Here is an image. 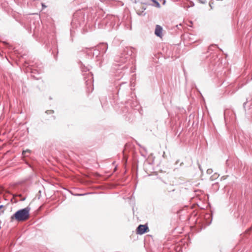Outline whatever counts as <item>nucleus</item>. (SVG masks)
Masks as SVG:
<instances>
[{
	"label": "nucleus",
	"mask_w": 252,
	"mask_h": 252,
	"mask_svg": "<svg viewBox=\"0 0 252 252\" xmlns=\"http://www.w3.org/2000/svg\"><path fill=\"white\" fill-rule=\"evenodd\" d=\"M30 208L28 207L19 210L11 216L10 220H16L19 222L25 221L30 217Z\"/></svg>",
	"instance_id": "1"
},
{
	"label": "nucleus",
	"mask_w": 252,
	"mask_h": 252,
	"mask_svg": "<svg viewBox=\"0 0 252 252\" xmlns=\"http://www.w3.org/2000/svg\"><path fill=\"white\" fill-rule=\"evenodd\" d=\"M84 80L85 81L87 88L89 89V87H91L93 82V74L89 72L86 74V76H84Z\"/></svg>",
	"instance_id": "2"
},
{
	"label": "nucleus",
	"mask_w": 252,
	"mask_h": 252,
	"mask_svg": "<svg viewBox=\"0 0 252 252\" xmlns=\"http://www.w3.org/2000/svg\"><path fill=\"white\" fill-rule=\"evenodd\" d=\"M148 229V227L146 225L140 224L137 228V233L140 235L143 234L147 232Z\"/></svg>",
	"instance_id": "3"
},
{
	"label": "nucleus",
	"mask_w": 252,
	"mask_h": 252,
	"mask_svg": "<svg viewBox=\"0 0 252 252\" xmlns=\"http://www.w3.org/2000/svg\"><path fill=\"white\" fill-rule=\"evenodd\" d=\"M163 29L161 26L157 25L156 26L155 34L158 37H161L162 36Z\"/></svg>",
	"instance_id": "4"
},
{
	"label": "nucleus",
	"mask_w": 252,
	"mask_h": 252,
	"mask_svg": "<svg viewBox=\"0 0 252 252\" xmlns=\"http://www.w3.org/2000/svg\"><path fill=\"white\" fill-rule=\"evenodd\" d=\"M97 49L100 50V52L105 53L108 49V45L106 43H102L97 46Z\"/></svg>",
	"instance_id": "5"
},
{
	"label": "nucleus",
	"mask_w": 252,
	"mask_h": 252,
	"mask_svg": "<svg viewBox=\"0 0 252 252\" xmlns=\"http://www.w3.org/2000/svg\"><path fill=\"white\" fill-rule=\"evenodd\" d=\"M153 2H154L155 4L154 5L155 6L159 8L160 7V4L158 1H157L156 0H151Z\"/></svg>",
	"instance_id": "6"
},
{
	"label": "nucleus",
	"mask_w": 252,
	"mask_h": 252,
	"mask_svg": "<svg viewBox=\"0 0 252 252\" xmlns=\"http://www.w3.org/2000/svg\"><path fill=\"white\" fill-rule=\"evenodd\" d=\"M4 206L3 205H0V215L4 212Z\"/></svg>",
	"instance_id": "7"
},
{
	"label": "nucleus",
	"mask_w": 252,
	"mask_h": 252,
	"mask_svg": "<svg viewBox=\"0 0 252 252\" xmlns=\"http://www.w3.org/2000/svg\"><path fill=\"white\" fill-rule=\"evenodd\" d=\"M81 69H82L83 72H87V71H88L89 70V68H88L87 67H86L85 66L81 67Z\"/></svg>",
	"instance_id": "8"
},
{
	"label": "nucleus",
	"mask_w": 252,
	"mask_h": 252,
	"mask_svg": "<svg viewBox=\"0 0 252 252\" xmlns=\"http://www.w3.org/2000/svg\"><path fill=\"white\" fill-rule=\"evenodd\" d=\"M30 150H26V151H23L22 154H23L24 156H27L28 155H27V153H30Z\"/></svg>",
	"instance_id": "9"
},
{
	"label": "nucleus",
	"mask_w": 252,
	"mask_h": 252,
	"mask_svg": "<svg viewBox=\"0 0 252 252\" xmlns=\"http://www.w3.org/2000/svg\"><path fill=\"white\" fill-rule=\"evenodd\" d=\"M219 176V175L218 174H217V173H215V174H214V175L211 177V178H212L216 179V178H218Z\"/></svg>",
	"instance_id": "10"
},
{
	"label": "nucleus",
	"mask_w": 252,
	"mask_h": 252,
	"mask_svg": "<svg viewBox=\"0 0 252 252\" xmlns=\"http://www.w3.org/2000/svg\"><path fill=\"white\" fill-rule=\"evenodd\" d=\"M213 172V170L212 169H208L207 170V173L208 174H212Z\"/></svg>",
	"instance_id": "11"
},
{
	"label": "nucleus",
	"mask_w": 252,
	"mask_h": 252,
	"mask_svg": "<svg viewBox=\"0 0 252 252\" xmlns=\"http://www.w3.org/2000/svg\"><path fill=\"white\" fill-rule=\"evenodd\" d=\"M126 58H122V59H121L120 62H121V63H124L126 62Z\"/></svg>",
	"instance_id": "12"
},
{
	"label": "nucleus",
	"mask_w": 252,
	"mask_h": 252,
	"mask_svg": "<svg viewBox=\"0 0 252 252\" xmlns=\"http://www.w3.org/2000/svg\"><path fill=\"white\" fill-rule=\"evenodd\" d=\"M199 1L201 2V3H205L206 2V0H199Z\"/></svg>",
	"instance_id": "13"
},
{
	"label": "nucleus",
	"mask_w": 252,
	"mask_h": 252,
	"mask_svg": "<svg viewBox=\"0 0 252 252\" xmlns=\"http://www.w3.org/2000/svg\"><path fill=\"white\" fill-rule=\"evenodd\" d=\"M160 1H163V4H164L165 3V0H159Z\"/></svg>",
	"instance_id": "14"
},
{
	"label": "nucleus",
	"mask_w": 252,
	"mask_h": 252,
	"mask_svg": "<svg viewBox=\"0 0 252 252\" xmlns=\"http://www.w3.org/2000/svg\"><path fill=\"white\" fill-rule=\"evenodd\" d=\"M252 230V226L250 228V229L248 231H251Z\"/></svg>",
	"instance_id": "15"
}]
</instances>
